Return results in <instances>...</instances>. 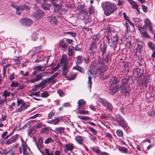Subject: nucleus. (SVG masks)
<instances>
[{"mask_svg": "<svg viewBox=\"0 0 155 155\" xmlns=\"http://www.w3.org/2000/svg\"><path fill=\"white\" fill-rule=\"evenodd\" d=\"M102 6L106 15L108 16L116 11L117 7L115 4L110 2H105L102 4Z\"/></svg>", "mask_w": 155, "mask_h": 155, "instance_id": "obj_1", "label": "nucleus"}, {"mask_svg": "<svg viewBox=\"0 0 155 155\" xmlns=\"http://www.w3.org/2000/svg\"><path fill=\"white\" fill-rule=\"evenodd\" d=\"M116 133L117 135L120 137L122 136L123 135L122 131L120 130H117L116 131Z\"/></svg>", "mask_w": 155, "mask_h": 155, "instance_id": "obj_56", "label": "nucleus"}, {"mask_svg": "<svg viewBox=\"0 0 155 155\" xmlns=\"http://www.w3.org/2000/svg\"><path fill=\"white\" fill-rule=\"evenodd\" d=\"M137 65H138L139 66H142L143 64V62L139 60L137 61Z\"/></svg>", "mask_w": 155, "mask_h": 155, "instance_id": "obj_61", "label": "nucleus"}, {"mask_svg": "<svg viewBox=\"0 0 155 155\" xmlns=\"http://www.w3.org/2000/svg\"><path fill=\"white\" fill-rule=\"evenodd\" d=\"M17 135H15L12 136L10 139H8L6 142V144H10L15 142L17 139Z\"/></svg>", "mask_w": 155, "mask_h": 155, "instance_id": "obj_19", "label": "nucleus"}, {"mask_svg": "<svg viewBox=\"0 0 155 155\" xmlns=\"http://www.w3.org/2000/svg\"><path fill=\"white\" fill-rule=\"evenodd\" d=\"M112 34L111 31L108 32L107 33L106 35V38L107 40V41L109 44L110 43V38L112 39L111 38Z\"/></svg>", "mask_w": 155, "mask_h": 155, "instance_id": "obj_36", "label": "nucleus"}, {"mask_svg": "<svg viewBox=\"0 0 155 155\" xmlns=\"http://www.w3.org/2000/svg\"><path fill=\"white\" fill-rule=\"evenodd\" d=\"M74 47L73 46H70L68 49V54L69 56L72 57L74 54Z\"/></svg>", "mask_w": 155, "mask_h": 155, "instance_id": "obj_29", "label": "nucleus"}, {"mask_svg": "<svg viewBox=\"0 0 155 155\" xmlns=\"http://www.w3.org/2000/svg\"><path fill=\"white\" fill-rule=\"evenodd\" d=\"M61 62L63 64V65L65 64H68V63H66V58L65 57H64L63 56L61 58Z\"/></svg>", "mask_w": 155, "mask_h": 155, "instance_id": "obj_57", "label": "nucleus"}, {"mask_svg": "<svg viewBox=\"0 0 155 155\" xmlns=\"http://www.w3.org/2000/svg\"><path fill=\"white\" fill-rule=\"evenodd\" d=\"M137 70L135 72L134 74H136L137 77H141L143 75V70H139V68H137Z\"/></svg>", "mask_w": 155, "mask_h": 155, "instance_id": "obj_30", "label": "nucleus"}, {"mask_svg": "<svg viewBox=\"0 0 155 155\" xmlns=\"http://www.w3.org/2000/svg\"><path fill=\"white\" fill-rule=\"evenodd\" d=\"M28 107V106L27 105L25 104H22V105H21V107L17 110L16 111L18 112H21L25 110Z\"/></svg>", "mask_w": 155, "mask_h": 155, "instance_id": "obj_26", "label": "nucleus"}, {"mask_svg": "<svg viewBox=\"0 0 155 155\" xmlns=\"http://www.w3.org/2000/svg\"><path fill=\"white\" fill-rule=\"evenodd\" d=\"M73 69L80 71L82 73H84V68L78 65H76L73 68Z\"/></svg>", "mask_w": 155, "mask_h": 155, "instance_id": "obj_23", "label": "nucleus"}, {"mask_svg": "<svg viewBox=\"0 0 155 155\" xmlns=\"http://www.w3.org/2000/svg\"><path fill=\"white\" fill-rule=\"evenodd\" d=\"M101 103L103 106L109 111H112L113 109V107L112 105L106 100L104 99H101Z\"/></svg>", "mask_w": 155, "mask_h": 155, "instance_id": "obj_8", "label": "nucleus"}, {"mask_svg": "<svg viewBox=\"0 0 155 155\" xmlns=\"http://www.w3.org/2000/svg\"><path fill=\"white\" fill-rule=\"evenodd\" d=\"M109 117V115L107 114H103L101 115L100 117V118L101 119H105L107 118H108Z\"/></svg>", "mask_w": 155, "mask_h": 155, "instance_id": "obj_59", "label": "nucleus"}, {"mask_svg": "<svg viewBox=\"0 0 155 155\" xmlns=\"http://www.w3.org/2000/svg\"><path fill=\"white\" fill-rule=\"evenodd\" d=\"M148 47L153 51L155 49V45L153 44L151 42L148 41L147 42Z\"/></svg>", "mask_w": 155, "mask_h": 155, "instance_id": "obj_40", "label": "nucleus"}, {"mask_svg": "<svg viewBox=\"0 0 155 155\" xmlns=\"http://www.w3.org/2000/svg\"><path fill=\"white\" fill-rule=\"evenodd\" d=\"M120 89V86H115L110 89L109 92L111 95H114Z\"/></svg>", "mask_w": 155, "mask_h": 155, "instance_id": "obj_14", "label": "nucleus"}, {"mask_svg": "<svg viewBox=\"0 0 155 155\" xmlns=\"http://www.w3.org/2000/svg\"><path fill=\"white\" fill-rule=\"evenodd\" d=\"M107 48V45L104 43L103 44H101L100 45V51L102 53L101 54L102 56H104L106 52Z\"/></svg>", "mask_w": 155, "mask_h": 155, "instance_id": "obj_17", "label": "nucleus"}, {"mask_svg": "<svg viewBox=\"0 0 155 155\" xmlns=\"http://www.w3.org/2000/svg\"><path fill=\"white\" fill-rule=\"evenodd\" d=\"M51 2L52 5L54 6V8H58L59 5L57 4V0H50Z\"/></svg>", "mask_w": 155, "mask_h": 155, "instance_id": "obj_45", "label": "nucleus"}, {"mask_svg": "<svg viewBox=\"0 0 155 155\" xmlns=\"http://www.w3.org/2000/svg\"><path fill=\"white\" fill-rule=\"evenodd\" d=\"M129 80L128 78L123 79L122 80L121 85L120 86V89L122 90L121 92L123 94L127 97H128L130 95V91L127 89V85Z\"/></svg>", "mask_w": 155, "mask_h": 155, "instance_id": "obj_3", "label": "nucleus"}, {"mask_svg": "<svg viewBox=\"0 0 155 155\" xmlns=\"http://www.w3.org/2000/svg\"><path fill=\"white\" fill-rule=\"evenodd\" d=\"M124 3V0H118V3L117 5L118 6H120Z\"/></svg>", "mask_w": 155, "mask_h": 155, "instance_id": "obj_64", "label": "nucleus"}, {"mask_svg": "<svg viewBox=\"0 0 155 155\" xmlns=\"http://www.w3.org/2000/svg\"><path fill=\"white\" fill-rule=\"evenodd\" d=\"M55 130L57 132L61 134L64 132L65 128L63 127H58L55 128Z\"/></svg>", "mask_w": 155, "mask_h": 155, "instance_id": "obj_34", "label": "nucleus"}, {"mask_svg": "<svg viewBox=\"0 0 155 155\" xmlns=\"http://www.w3.org/2000/svg\"><path fill=\"white\" fill-rule=\"evenodd\" d=\"M119 82V81L115 77H113L110 81L111 86H113L114 84H117Z\"/></svg>", "mask_w": 155, "mask_h": 155, "instance_id": "obj_22", "label": "nucleus"}, {"mask_svg": "<svg viewBox=\"0 0 155 155\" xmlns=\"http://www.w3.org/2000/svg\"><path fill=\"white\" fill-rule=\"evenodd\" d=\"M89 134V136L90 137L91 140H92L93 141H94L96 140L97 138L95 136H94L93 135L91 134Z\"/></svg>", "mask_w": 155, "mask_h": 155, "instance_id": "obj_63", "label": "nucleus"}, {"mask_svg": "<svg viewBox=\"0 0 155 155\" xmlns=\"http://www.w3.org/2000/svg\"><path fill=\"white\" fill-rule=\"evenodd\" d=\"M12 6L16 9L17 14L18 15H20L21 14L20 11H22L24 10H29L30 9L29 7L25 5L19 6L12 4Z\"/></svg>", "mask_w": 155, "mask_h": 155, "instance_id": "obj_6", "label": "nucleus"}, {"mask_svg": "<svg viewBox=\"0 0 155 155\" xmlns=\"http://www.w3.org/2000/svg\"><path fill=\"white\" fill-rule=\"evenodd\" d=\"M59 45L62 51H66L67 50L68 46L67 43L65 42L64 41H62L61 42H59Z\"/></svg>", "mask_w": 155, "mask_h": 155, "instance_id": "obj_16", "label": "nucleus"}, {"mask_svg": "<svg viewBox=\"0 0 155 155\" xmlns=\"http://www.w3.org/2000/svg\"><path fill=\"white\" fill-rule=\"evenodd\" d=\"M80 14L83 16L82 19L84 20L85 23L86 24L89 22L90 19L87 15V14L85 10H81L80 12Z\"/></svg>", "mask_w": 155, "mask_h": 155, "instance_id": "obj_10", "label": "nucleus"}, {"mask_svg": "<svg viewBox=\"0 0 155 155\" xmlns=\"http://www.w3.org/2000/svg\"><path fill=\"white\" fill-rule=\"evenodd\" d=\"M78 106H82L85 104L86 101L84 99H80L78 101Z\"/></svg>", "mask_w": 155, "mask_h": 155, "instance_id": "obj_39", "label": "nucleus"}, {"mask_svg": "<svg viewBox=\"0 0 155 155\" xmlns=\"http://www.w3.org/2000/svg\"><path fill=\"white\" fill-rule=\"evenodd\" d=\"M141 6L142 8V9L143 11L144 12L146 13L147 12L148 8L147 7L143 5H141Z\"/></svg>", "mask_w": 155, "mask_h": 155, "instance_id": "obj_62", "label": "nucleus"}, {"mask_svg": "<svg viewBox=\"0 0 155 155\" xmlns=\"http://www.w3.org/2000/svg\"><path fill=\"white\" fill-rule=\"evenodd\" d=\"M89 12L90 14H92L94 12L95 9H94V8L93 5H91L89 7Z\"/></svg>", "mask_w": 155, "mask_h": 155, "instance_id": "obj_58", "label": "nucleus"}, {"mask_svg": "<svg viewBox=\"0 0 155 155\" xmlns=\"http://www.w3.org/2000/svg\"><path fill=\"white\" fill-rule=\"evenodd\" d=\"M138 30L141 35H142L143 37L148 38L149 37L148 35L146 32V31L144 30L143 27L139 25L138 26Z\"/></svg>", "mask_w": 155, "mask_h": 155, "instance_id": "obj_13", "label": "nucleus"}, {"mask_svg": "<svg viewBox=\"0 0 155 155\" xmlns=\"http://www.w3.org/2000/svg\"><path fill=\"white\" fill-rule=\"evenodd\" d=\"M149 79L147 78H144L142 81L141 84L143 87L147 88V84L149 81Z\"/></svg>", "mask_w": 155, "mask_h": 155, "instance_id": "obj_24", "label": "nucleus"}, {"mask_svg": "<svg viewBox=\"0 0 155 155\" xmlns=\"http://www.w3.org/2000/svg\"><path fill=\"white\" fill-rule=\"evenodd\" d=\"M77 60L75 61L76 65H81L83 62V57L81 55H78L76 58Z\"/></svg>", "mask_w": 155, "mask_h": 155, "instance_id": "obj_20", "label": "nucleus"}, {"mask_svg": "<svg viewBox=\"0 0 155 155\" xmlns=\"http://www.w3.org/2000/svg\"><path fill=\"white\" fill-rule=\"evenodd\" d=\"M77 75L76 73L71 71L68 74L66 78L68 80H73L77 77Z\"/></svg>", "mask_w": 155, "mask_h": 155, "instance_id": "obj_12", "label": "nucleus"}, {"mask_svg": "<svg viewBox=\"0 0 155 155\" xmlns=\"http://www.w3.org/2000/svg\"><path fill=\"white\" fill-rule=\"evenodd\" d=\"M87 128L93 134H94L96 135L97 134V131L94 129L93 127L88 126Z\"/></svg>", "mask_w": 155, "mask_h": 155, "instance_id": "obj_52", "label": "nucleus"}, {"mask_svg": "<svg viewBox=\"0 0 155 155\" xmlns=\"http://www.w3.org/2000/svg\"><path fill=\"white\" fill-rule=\"evenodd\" d=\"M47 18L48 21L51 24H56L58 22L57 18L54 16L48 17Z\"/></svg>", "mask_w": 155, "mask_h": 155, "instance_id": "obj_18", "label": "nucleus"}, {"mask_svg": "<svg viewBox=\"0 0 155 155\" xmlns=\"http://www.w3.org/2000/svg\"><path fill=\"white\" fill-rule=\"evenodd\" d=\"M104 61V59L100 58L98 59L97 63V70L99 71L101 73H103L108 69V65Z\"/></svg>", "mask_w": 155, "mask_h": 155, "instance_id": "obj_4", "label": "nucleus"}, {"mask_svg": "<svg viewBox=\"0 0 155 155\" xmlns=\"http://www.w3.org/2000/svg\"><path fill=\"white\" fill-rule=\"evenodd\" d=\"M144 22L146 25L148 26V27L152 26L150 21L148 19H146L145 20Z\"/></svg>", "mask_w": 155, "mask_h": 155, "instance_id": "obj_47", "label": "nucleus"}, {"mask_svg": "<svg viewBox=\"0 0 155 155\" xmlns=\"http://www.w3.org/2000/svg\"><path fill=\"white\" fill-rule=\"evenodd\" d=\"M75 140L79 144H81L83 142V137L80 136L78 135L75 138Z\"/></svg>", "mask_w": 155, "mask_h": 155, "instance_id": "obj_25", "label": "nucleus"}, {"mask_svg": "<svg viewBox=\"0 0 155 155\" xmlns=\"http://www.w3.org/2000/svg\"><path fill=\"white\" fill-rule=\"evenodd\" d=\"M79 113L83 114H89V112L87 110H80L79 112Z\"/></svg>", "mask_w": 155, "mask_h": 155, "instance_id": "obj_60", "label": "nucleus"}, {"mask_svg": "<svg viewBox=\"0 0 155 155\" xmlns=\"http://www.w3.org/2000/svg\"><path fill=\"white\" fill-rule=\"evenodd\" d=\"M112 43L114 44L115 46H116V45L118 43L119 41L118 39V38L117 36V35H115L113 36Z\"/></svg>", "mask_w": 155, "mask_h": 155, "instance_id": "obj_32", "label": "nucleus"}, {"mask_svg": "<svg viewBox=\"0 0 155 155\" xmlns=\"http://www.w3.org/2000/svg\"><path fill=\"white\" fill-rule=\"evenodd\" d=\"M118 124L124 128H127L128 125L127 123L124 120Z\"/></svg>", "mask_w": 155, "mask_h": 155, "instance_id": "obj_37", "label": "nucleus"}, {"mask_svg": "<svg viewBox=\"0 0 155 155\" xmlns=\"http://www.w3.org/2000/svg\"><path fill=\"white\" fill-rule=\"evenodd\" d=\"M118 149L119 150L122 151L124 153H127V150L125 147H119Z\"/></svg>", "mask_w": 155, "mask_h": 155, "instance_id": "obj_43", "label": "nucleus"}, {"mask_svg": "<svg viewBox=\"0 0 155 155\" xmlns=\"http://www.w3.org/2000/svg\"><path fill=\"white\" fill-rule=\"evenodd\" d=\"M41 97L43 98L47 97L49 96L47 91H45L43 92L41 94Z\"/></svg>", "mask_w": 155, "mask_h": 155, "instance_id": "obj_50", "label": "nucleus"}, {"mask_svg": "<svg viewBox=\"0 0 155 155\" xmlns=\"http://www.w3.org/2000/svg\"><path fill=\"white\" fill-rule=\"evenodd\" d=\"M11 87H17L19 85V83L16 82L12 81L10 84Z\"/></svg>", "mask_w": 155, "mask_h": 155, "instance_id": "obj_48", "label": "nucleus"}, {"mask_svg": "<svg viewBox=\"0 0 155 155\" xmlns=\"http://www.w3.org/2000/svg\"><path fill=\"white\" fill-rule=\"evenodd\" d=\"M62 75L66 78L68 75L67 73L69 72L68 64H63L62 66Z\"/></svg>", "mask_w": 155, "mask_h": 155, "instance_id": "obj_15", "label": "nucleus"}, {"mask_svg": "<svg viewBox=\"0 0 155 155\" xmlns=\"http://www.w3.org/2000/svg\"><path fill=\"white\" fill-rule=\"evenodd\" d=\"M47 83L51 82L52 84H54L55 83L54 78L51 76L50 78L45 79Z\"/></svg>", "mask_w": 155, "mask_h": 155, "instance_id": "obj_38", "label": "nucleus"}, {"mask_svg": "<svg viewBox=\"0 0 155 155\" xmlns=\"http://www.w3.org/2000/svg\"><path fill=\"white\" fill-rule=\"evenodd\" d=\"M10 94L11 93L10 92L6 90L4 91L2 97H4V99H5V100H7V97L9 96Z\"/></svg>", "mask_w": 155, "mask_h": 155, "instance_id": "obj_33", "label": "nucleus"}, {"mask_svg": "<svg viewBox=\"0 0 155 155\" xmlns=\"http://www.w3.org/2000/svg\"><path fill=\"white\" fill-rule=\"evenodd\" d=\"M130 4L131 5L132 7L134 9L137 8H138V5L137 2L134 1L131 2Z\"/></svg>", "mask_w": 155, "mask_h": 155, "instance_id": "obj_46", "label": "nucleus"}, {"mask_svg": "<svg viewBox=\"0 0 155 155\" xmlns=\"http://www.w3.org/2000/svg\"><path fill=\"white\" fill-rule=\"evenodd\" d=\"M47 83L45 79L42 81L41 83H39V87H41V89L44 88L47 85Z\"/></svg>", "mask_w": 155, "mask_h": 155, "instance_id": "obj_41", "label": "nucleus"}, {"mask_svg": "<svg viewBox=\"0 0 155 155\" xmlns=\"http://www.w3.org/2000/svg\"><path fill=\"white\" fill-rule=\"evenodd\" d=\"M11 65L10 64H8L6 65L5 66H3V77H5L6 75V68L9 67Z\"/></svg>", "mask_w": 155, "mask_h": 155, "instance_id": "obj_53", "label": "nucleus"}, {"mask_svg": "<svg viewBox=\"0 0 155 155\" xmlns=\"http://www.w3.org/2000/svg\"><path fill=\"white\" fill-rule=\"evenodd\" d=\"M78 117L81 120H88L90 119V118L89 117L85 116H78Z\"/></svg>", "mask_w": 155, "mask_h": 155, "instance_id": "obj_54", "label": "nucleus"}, {"mask_svg": "<svg viewBox=\"0 0 155 155\" xmlns=\"http://www.w3.org/2000/svg\"><path fill=\"white\" fill-rule=\"evenodd\" d=\"M100 38V37L98 35H94L92 38L90 45L89 50L91 51V53L92 54L95 53L97 51V45L99 44Z\"/></svg>", "mask_w": 155, "mask_h": 155, "instance_id": "obj_2", "label": "nucleus"}, {"mask_svg": "<svg viewBox=\"0 0 155 155\" xmlns=\"http://www.w3.org/2000/svg\"><path fill=\"white\" fill-rule=\"evenodd\" d=\"M60 120L59 118H56L52 120H50L48 121V123L49 124L56 125L58 123Z\"/></svg>", "mask_w": 155, "mask_h": 155, "instance_id": "obj_31", "label": "nucleus"}, {"mask_svg": "<svg viewBox=\"0 0 155 155\" xmlns=\"http://www.w3.org/2000/svg\"><path fill=\"white\" fill-rule=\"evenodd\" d=\"M57 92L59 94L60 97H63L66 94L61 89L58 90Z\"/></svg>", "mask_w": 155, "mask_h": 155, "instance_id": "obj_49", "label": "nucleus"}, {"mask_svg": "<svg viewBox=\"0 0 155 155\" xmlns=\"http://www.w3.org/2000/svg\"><path fill=\"white\" fill-rule=\"evenodd\" d=\"M116 117L117 118L116 120L118 124L124 120L123 117L120 115H117L116 116Z\"/></svg>", "mask_w": 155, "mask_h": 155, "instance_id": "obj_35", "label": "nucleus"}, {"mask_svg": "<svg viewBox=\"0 0 155 155\" xmlns=\"http://www.w3.org/2000/svg\"><path fill=\"white\" fill-rule=\"evenodd\" d=\"M112 56V54H111L110 52L108 51L107 54L104 59V61H106L107 64L109 62L110 63L111 61Z\"/></svg>", "mask_w": 155, "mask_h": 155, "instance_id": "obj_21", "label": "nucleus"}, {"mask_svg": "<svg viewBox=\"0 0 155 155\" xmlns=\"http://www.w3.org/2000/svg\"><path fill=\"white\" fill-rule=\"evenodd\" d=\"M55 112L54 111H51L50 113L48 114V119H52V117L54 115Z\"/></svg>", "mask_w": 155, "mask_h": 155, "instance_id": "obj_51", "label": "nucleus"}, {"mask_svg": "<svg viewBox=\"0 0 155 155\" xmlns=\"http://www.w3.org/2000/svg\"><path fill=\"white\" fill-rule=\"evenodd\" d=\"M20 153L22 152L23 155H30L31 152L29 147L26 144H22L19 147Z\"/></svg>", "mask_w": 155, "mask_h": 155, "instance_id": "obj_5", "label": "nucleus"}, {"mask_svg": "<svg viewBox=\"0 0 155 155\" xmlns=\"http://www.w3.org/2000/svg\"><path fill=\"white\" fill-rule=\"evenodd\" d=\"M32 96L33 98L35 100L37 101L38 100L39 93L38 92L34 93L32 94Z\"/></svg>", "mask_w": 155, "mask_h": 155, "instance_id": "obj_44", "label": "nucleus"}, {"mask_svg": "<svg viewBox=\"0 0 155 155\" xmlns=\"http://www.w3.org/2000/svg\"><path fill=\"white\" fill-rule=\"evenodd\" d=\"M54 141V140L51 137H49L47 138L45 141V143L46 144H48L50 143L53 142Z\"/></svg>", "mask_w": 155, "mask_h": 155, "instance_id": "obj_55", "label": "nucleus"}, {"mask_svg": "<svg viewBox=\"0 0 155 155\" xmlns=\"http://www.w3.org/2000/svg\"><path fill=\"white\" fill-rule=\"evenodd\" d=\"M47 0H39V3L41 4V7L44 10H47L48 9V7L47 5L44 4L45 1Z\"/></svg>", "mask_w": 155, "mask_h": 155, "instance_id": "obj_28", "label": "nucleus"}, {"mask_svg": "<svg viewBox=\"0 0 155 155\" xmlns=\"http://www.w3.org/2000/svg\"><path fill=\"white\" fill-rule=\"evenodd\" d=\"M94 74V72H93L92 70L90 68L88 71V75H89L88 78V80L87 81V84L88 85V88L91 90L92 87V81L91 79V77L90 75Z\"/></svg>", "mask_w": 155, "mask_h": 155, "instance_id": "obj_11", "label": "nucleus"}, {"mask_svg": "<svg viewBox=\"0 0 155 155\" xmlns=\"http://www.w3.org/2000/svg\"><path fill=\"white\" fill-rule=\"evenodd\" d=\"M20 22L26 26H28L32 23V21L31 19L26 18H22L20 20Z\"/></svg>", "mask_w": 155, "mask_h": 155, "instance_id": "obj_9", "label": "nucleus"}, {"mask_svg": "<svg viewBox=\"0 0 155 155\" xmlns=\"http://www.w3.org/2000/svg\"><path fill=\"white\" fill-rule=\"evenodd\" d=\"M45 150L47 155H54L53 150H50L46 148L45 149Z\"/></svg>", "mask_w": 155, "mask_h": 155, "instance_id": "obj_42", "label": "nucleus"}, {"mask_svg": "<svg viewBox=\"0 0 155 155\" xmlns=\"http://www.w3.org/2000/svg\"><path fill=\"white\" fill-rule=\"evenodd\" d=\"M34 69L35 70V71L33 73V75H36V77L33 79L28 81L32 83L37 81L39 80V66H37L35 67L34 68Z\"/></svg>", "mask_w": 155, "mask_h": 155, "instance_id": "obj_7", "label": "nucleus"}, {"mask_svg": "<svg viewBox=\"0 0 155 155\" xmlns=\"http://www.w3.org/2000/svg\"><path fill=\"white\" fill-rule=\"evenodd\" d=\"M64 147L68 151H72V150L74 147L73 144H71L70 143H67L64 146Z\"/></svg>", "mask_w": 155, "mask_h": 155, "instance_id": "obj_27", "label": "nucleus"}]
</instances>
